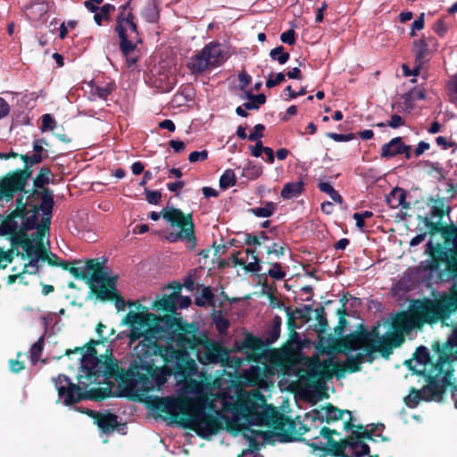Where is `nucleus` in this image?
<instances>
[{"mask_svg": "<svg viewBox=\"0 0 457 457\" xmlns=\"http://www.w3.org/2000/svg\"><path fill=\"white\" fill-rule=\"evenodd\" d=\"M198 328L197 323L184 321L178 312L157 316L155 324L145 330V339L137 345V352L153 361L157 369L167 367L170 373L188 378L196 374L197 366L179 337L190 339Z\"/></svg>", "mask_w": 457, "mask_h": 457, "instance_id": "obj_1", "label": "nucleus"}, {"mask_svg": "<svg viewBox=\"0 0 457 457\" xmlns=\"http://www.w3.org/2000/svg\"><path fill=\"white\" fill-rule=\"evenodd\" d=\"M445 306L444 301L438 302L436 299L414 300L407 311H400L392 318V330L376 340L378 353L383 358L388 359L394 349L400 347L411 331L420 329L425 324L433 325L446 320L452 312Z\"/></svg>", "mask_w": 457, "mask_h": 457, "instance_id": "obj_2", "label": "nucleus"}, {"mask_svg": "<svg viewBox=\"0 0 457 457\" xmlns=\"http://www.w3.org/2000/svg\"><path fill=\"white\" fill-rule=\"evenodd\" d=\"M71 354H79V361H82L81 370L79 371L76 385L65 375H58L53 379L58 395L62 399L64 405H71L79 403L82 400L103 401L109 397L120 396L116 392H112V386L113 383L109 382L106 387H88L93 385L104 384L103 366L104 356H93V358H85L84 347H75L74 349H67L64 355L71 357Z\"/></svg>", "mask_w": 457, "mask_h": 457, "instance_id": "obj_3", "label": "nucleus"}, {"mask_svg": "<svg viewBox=\"0 0 457 457\" xmlns=\"http://www.w3.org/2000/svg\"><path fill=\"white\" fill-rule=\"evenodd\" d=\"M137 359L130 362L128 370H123L118 365L113 357H105L103 363L104 383L105 379L114 378L119 382L120 396H126L130 400H138L140 396L153 391L155 386H162L165 378L162 371L157 369L153 361L145 358L134 347Z\"/></svg>", "mask_w": 457, "mask_h": 457, "instance_id": "obj_4", "label": "nucleus"}, {"mask_svg": "<svg viewBox=\"0 0 457 457\" xmlns=\"http://www.w3.org/2000/svg\"><path fill=\"white\" fill-rule=\"evenodd\" d=\"M150 407L170 416L182 428L194 430L204 439L218 434L223 428L222 420H228V417L219 411L209 413L203 407L190 406L179 398L154 396Z\"/></svg>", "mask_w": 457, "mask_h": 457, "instance_id": "obj_5", "label": "nucleus"}, {"mask_svg": "<svg viewBox=\"0 0 457 457\" xmlns=\"http://www.w3.org/2000/svg\"><path fill=\"white\" fill-rule=\"evenodd\" d=\"M15 208L5 217L0 214V234H10L20 228L31 229L35 220L42 215H51L54 205V192L50 188L24 187L17 191Z\"/></svg>", "mask_w": 457, "mask_h": 457, "instance_id": "obj_6", "label": "nucleus"}, {"mask_svg": "<svg viewBox=\"0 0 457 457\" xmlns=\"http://www.w3.org/2000/svg\"><path fill=\"white\" fill-rule=\"evenodd\" d=\"M98 259H89L86 262L85 270L88 274L87 284L92 294L102 302H112L118 312L126 307L124 298L117 290L118 276H109L104 263Z\"/></svg>", "mask_w": 457, "mask_h": 457, "instance_id": "obj_7", "label": "nucleus"}, {"mask_svg": "<svg viewBox=\"0 0 457 457\" xmlns=\"http://www.w3.org/2000/svg\"><path fill=\"white\" fill-rule=\"evenodd\" d=\"M185 351L190 350L195 353L196 360L204 366L220 364L222 367H233L230 351L221 343L212 339L205 331H200L191 335L190 339L179 337Z\"/></svg>", "mask_w": 457, "mask_h": 457, "instance_id": "obj_8", "label": "nucleus"}, {"mask_svg": "<svg viewBox=\"0 0 457 457\" xmlns=\"http://www.w3.org/2000/svg\"><path fill=\"white\" fill-rule=\"evenodd\" d=\"M47 157L48 154L36 152L32 154H21L20 159L23 162V168L11 170L0 179V202L12 201L17 191L28 187L29 180L33 175V166L41 163Z\"/></svg>", "mask_w": 457, "mask_h": 457, "instance_id": "obj_9", "label": "nucleus"}, {"mask_svg": "<svg viewBox=\"0 0 457 457\" xmlns=\"http://www.w3.org/2000/svg\"><path fill=\"white\" fill-rule=\"evenodd\" d=\"M162 217L171 227L179 228V232H170L165 239L170 243L185 241L187 248L190 251L196 246L197 239L195 234V223L193 214H185L180 209L166 207L161 212H152L149 215L153 220H158Z\"/></svg>", "mask_w": 457, "mask_h": 457, "instance_id": "obj_10", "label": "nucleus"}, {"mask_svg": "<svg viewBox=\"0 0 457 457\" xmlns=\"http://www.w3.org/2000/svg\"><path fill=\"white\" fill-rule=\"evenodd\" d=\"M130 2L121 5V11L117 16V25L115 31L120 38V49L125 56L128 66L131 67L137 62V56L135 55L137 43H140L137 26L134 21V15L131 12L127 14L125 11L129 8Z\"/></svg>", "mask_w": 457, "mask_h": 457, "instance_id": "obj_11", "label": "nucleus"}, {"mask_svg": "<svg viewBox=\"0 0 457 457\" xmlns=\"http://www.w3.org/2000/svg\"><path fill=\"white\" fill-rule=\"evenodd\" d=\"M442 361L437 362L430 370L425 372L427 385L420 390L413 388L411 391L405 399L408 407L415 408L421 400L428 402L443 399V395L449 386V375L442 376Z\"/></svg>", "mask_w": 457, "mask_h": 457, "instance_id": "obj_12", "label": "nucleus"}, {"mask_svg": "<svg viewBox=\"0 0 457 457\" xmlns=\"http://www.w3.org/2000/svg\"><path fill=\"white\" fill-rule=\"evenodd\" d=\"M434 350L437 354V362L442 363V376L449 375V386L452 398L457 408V330L445 342L435 343Z\"/></svg>", "mask_w": 457, "mask_h": 457, "instance_id": "obj_13", "label": "nucleus"}, {"mask_svg": "<svg viewBox=\"0 0 457 457\" xmlns=\"http://www.w3.org/2000/svg\"><path fill=\"white\" fill-rule=\"evenodd\" d=\"M227 58V54L221 44L218 41H212L189 58L187 67L191 74L198 76L220 66Z\"/></svg>", "mask_w": 457, "mask_h": 457, "instance_id": "obj_14", "label": "nucleus"}, {"mask_svg": "<svg viewBox=\"0 0 457 457\" xmlns=\"http://www.w3.org/2000/svg\"><path fill=\"white\" fill-rule=\"evenodd\" d=\"M30 229L20 228L10 234H0L1 237H6L11 243V246L16 249V255L21 256L23 260L29 259V263L24 265L22 273L36 274L38 271V259L32 253L33 244L32 240L29 239L28 232Z\"/></svg>", "mask_w": 457, "mask_h": 457, "instance_id": "obj_15", "label": "nucleus"}, {"mask_svg": "<svg viewBox=\"0 0 457 457\" xmlns=\"http://www.w3.org/2000/svg\"><path fill=\"white\" fill-rule=\"evenodd\" d=\"M333 364L334 360L332 358L320 360L316 357L310 359L307 364V383L317 390L324 388L325 383L332 378L330 371Z\"/></svg>", "mask_w": 457, "mask_h": 457, "instance_id": "obj_16", "label": "nucleus"}, {"mask_svg": "<svg viewBox=\"0 0 457 457\" xmlns=\"http://www.w3.org/2000/svg\"><path fill=\"white\" fill-rule=\"evenodd\" d=\"M265 404V396L259 390L254 389L238 397L237 411L247 422L252 423Z\"/></svg>", "mask_w": 457, "mask_h": 457, "instance_id": "obj_17", "label": "nucleus"}, {"mask_svg": "<svg viewBox=\"0 0 457 457\" xmlns=\"http://www.w3.org/2000/svg\"><path fill=\"white\" fill-rule=\"evenodd\" d=\"M425 253L432 258L429 264V269L431 270H436L439 267V263L444 262L445 263V273L448 278L457 281V272L449 269L452 262V253L450 252V248H445L439 243L434 245L433 242L429 240L426 245Z\"/></svg>", "mask_w": 457, "mask_h": 457, "instance_id": "obj_18", "label": "nucleus"}, {"mask_svg": "<svg viewBox=\"0 0 457 457\" xmlns=\"http://www.w3.org/2000/svg\"><path fill=\"white\" fill-rule=\"evenodd\" d=\"M295 427L296 425L295 420L282 413V417H280L278 425L273 428L275 432H272V436H277L278 440L281 443H289L299 440L307 445V438L296 436Z\"/></svg>", "mask_w": 457, "mask_h": 457, "instance_id": "obj_19", "label": "nucleus"}, {"mask_svg": "<svg viewBox=\"0 0 457 457\" xmlns=\"http://www.w3.org/2000/svg\"><path fill=\"white\" fill-rule=\"evenodd\" d=\"M436 343H438V342L436 341ZM434 345H435V342L432 345L433 351H435ZM413 359L418 363L424 366L422 370H417L411 367L412 360L405 361L404 364L406 366H408L409 370H413L414 373H416L418 375H422L423 377L426 378L425 372L427 370L428 371L430 370L433 368V366H435L437 363L438 357H437V354L436 352H434V356L432 357L429 353L428 349L424 345H420L416 348L415 353H413Z\"/></svg>", "mask_w": 457, "mask_h": 457, "instance_id": "obj_20", "label": "nucleus"}, {"mask_svg": "<svg viewBox=\"0 0 457 457\" xmlns=\"http://www.w3.org/2000/svg\"><path fill=\"white\" fill-rule=\"evenodd\" d=\"M345 413H347L349 416L352 415L350 411L341 410L334 406L331 403H328L321 408V410H312L307 416L311 417L313 422L318 420L320 423L326 422L329 424L333 421L342 420Z\"/></svg>", "mask_w": 457, "mask_h": 457, "instance_id": "obj_21", "label": "nucleus"}, {"mask_svg": "<svg viewBox=\"0 0 457 457\" xmlns=\"http://www.w3.org/2000/svg\"><path fill=\"white\" fill-rule=\"evenodd\" d=\"M367 344V334L363 333L360 328L340 338L337 344V351L348 355L353 351L362 349Z\"/></svg>", "mask_w": 457, "mask_h": 457, "instance_id": "obj_22", "label": "nucleus"}, {"mask_svg": "<svg viewBox=\"0 0 457 457\" xmlns=\"http://www.w3.org/2000/svg\"><path fill=\"white\" fill-rule=\"evenodd\" d=\"M265 345L261 338L248 333L238 345V349L248 354L249 361H257L262 356Z\"/></svg>", "mask_w": 457, "mask_h": 457, "instance_id": "obj_23", "label": "nucleus"}, {"mask_svg": "<svg viewBox=\"0 0 457 457\" xmlns=\"http://www.w3.org/2000/svg\"><path fill=\"white\" fill-rule=\"evenodd\" d=\"M411 146L403 143L402 137L392 138L388 143L382 145L380 156L382 158H393L404 154L406 159L411 158Z\"/></svg>", "mask_w": 457, "mask_h": 457, "instance_id": "obj_24", "label": "nucleus"}, {"mask_svg": "<svg viewBox=\"0 0 457 457\" xmlns=\"http://www.w3.org/2000/svg\"><path fill=\"white\" fill-rule=\"evenodd\" d=\"M175 289L177 291L174 293L168 295H165L161 299L155 300L152 303V309L156 312H162L165 314L176 313L179 292L181 289V285L179 283H176Z\"/></svg>", "mask_w": 457, "mask_h": 457, "instance_id": "obj_25", "label": "nucleus"}, {"mask_svg": "<svg viewBox=\"0 0 457 457\" xmlns=\"http://www.w3.org/2000/svg\"><path fill=\"white\" fill-rule=\"evenodd\" d=\"M430 46H437L436 40L434 37H428L417 39L413 41L412 53L415 56V62L422 65L425 62L428 61Z\"/></svg>", "mask_w": 457, "mask_h": 457, "instance_id": "obj_26", "label": "nucleus"}, {"mask_svg": "<svg viewBox=\"0 0 457 457\" xmlns=\"http://www.w3.org/2000/svg\"><path fill=\"white\" fill-rule=\"evenodd\" d=\"M282 413L279 412L276 407L265 404L262 411H260L251 424L253 425H266L272 428L278 425Z\"/></svg>", "mask_w": 457, "mask_h": 457, "instance_id": "obj_27", "label": "nucleus"}, {"mask_svg": "<svg viewBox=\"0 0 457 457\" xmlns=\"http://www.w3.org/2000/svg\"><path fill=\"white\" fill-rule=\"evenodd\" d=\"M87 413L94 418L95 423L103 433H110L118 428V416L114 413H100L94 411H87Z\"/></svg>", "mask_w": 457, "mask_h": 457, "instance_id": "obj_28", "label": "nucleus"}, {"mask_svg": "<svg viewBox=\"0 0 457 457\" xmlns=\"http://www.w3.org/2000/svg\"><path fill=\"white\" fill-rule=\"evenodd\" d=\"M52 214L51 215H43L42 219L38 222V218L35 220V226L30 230L36 229V232L33 233L30 237L29 236V239L32 240V244L37 248H40L42 245H44V237L46 233L50 230Z\"/></svg>", "mask_w": 457, "mask_h": 457, "instance_id": "obj_29", "label": "nucleus"}, {"mask_svg": "<svg viewBox=\"0 0 457 457\" xmlns=\"http://www.w3.org/2000/svg\"><path fill=\"white\" fill-rule=\"evenodd\" d=\"M129 306H136L137 311V326L140 328V331L152 328L157 320V315L147 312V308L143 306L139 302H128Z\"/></svg>", "mask_w": 457, "mask_h": 457, "instance_id": "obj_30", "label": "nucleus"}, {"mask_svg": "<svg viewBox=\"0 0 457 457\" xmlns=\"http://www.w3.org/2000/svg\"><path fill=\"white\" fill-rule=\"evenodd\" d=\"M137 312L130 311L121 320L122 325H128L130 328V331L127 335L129 338L130 345L137 340L145 339V330L140 331V328H137Z\"/></svg>", "mask_w": 457, "mask_h": 457, "instance_id": "obj_31", "label": "nucleus"}, {"mask_svg": "<svg viewBox=\"0 0 457 457\" xmlns=\"http://www.w3.org/2000/svg\"><path fill=\"white\" fill-rule=\"evenodd\" d=\"M245 253L247 255H251L253 262L246 263L245 260L238 258L240 252H236L231 254V261L234 262L235 266L242 267L245 271L250 272H258L261 270V260L255 254L254 249H246Z\"/></svg>", "mask_w": 457, "mask_h": 457, "instance_id": "obj_32", "label": "nucleus"}, {"mask_svg": "<svg viewBox=\"0 0 457 457\" xmlns=\"http://www.w3.org/2000/svg\"><path fill=\"white\" fill-rule=\"evenodd\" d=\"M266 375V369L260 366H252L244 373V381L246 386H260L263 381Z\"/></svg>", "mask_w": 457, "mask_h": 457, "instance_id": "obj_33", "label": "nucleus"}, {"mask_svg": "<svg viewBox=\"0 0 457 457\" xmlns=\"http://www.w3.org/2000/svg\"><path fill=\"white\" fill-rule=\"evenodd\" d=\"M26 16L31 21H39L48 11L47 3L45 1H32L24 7Z\"/></svg>", "mask_w": 457, "mask_h": 457, "instance_id": "obj_34", "label": "nucleus"}, {"mask_svg": "<svg viewBox=\"0 0 457 457\" xmlns=\"http://www.w3.org/2000/svg\"><path fill=\"white\" fill-rule=\"evenodd\" d=\"M250 432H251V436H247L246 434L244 435L245 437L247 438V440L249 441V447L250 448L247 449V450L243 451V453L241 454H239L237 457H243L244 455H246L248 453H252L254 451L259 450V443L255 439L256 436H262V439L265 442H270V438L272 437V432H270V431H262V430L250 429Z\"/></svg>", "mask_w": 457, "mask_h": 457, "instance_id": "obj_35", "label": "nucleus"}, {"mask_svg": "<svg viewBox=\"0 0 457 457\" xmlns=\"http://www.w3.org/2000/svg\"><path fill=\"white\" fill-rule=\"evenodd\" d=\"M387 203L391 208H397L402 206L403 209H410L411 204L406 202V192L403 188H394L389 196H387Z\"/></svg>", "mask_w": 457, "mask_h": 457, "instance_id": "obj_36", "label": "nucleus"}, {"mask_svg": "<svg viewBox=\"0 0 457 457\" xmlns=\"http://www.w3.org/2000/svg\"><path fill=\"white\" fill-rule=\"evenodd\" d=\"M447 233V240H445L446 245L453 244V247L450 248V252L452 253V262L450 265V270L454 271L457 270V265L455 264V261H457V227L454 224L449 225L448 228H446Z\"/></svg>", "mask_w": 457, "mask_h": 457, "instance_id": "obj_37", "label": "nucleus"}, {"mask_svg": "<svg viewBox=\"0 0 457 457\" xmlns=\"http://www.w3.org/2000/svg\"><path fill=\"white\" fill-rule=\"evenodd\" d=\"M307 445L310 446L312 451H321L323 452V456L330 455L334 457H352L345 453L344 451V448L341 446V445L337 442L336 445H334L332 447H321L318 443L312 442L307 443Z\"/></svg>", "mask_w": 457, "mask_h": 457, "instance_id": "obj_38", "label": "nucleus"}, {"mask_svg": "<svg viewBox=\"0 0 457 457\" xmlns=\"http://www.w3.org/2000/svg\"><path fill=\"white\" fill-rule=\"evenodd\" d=\"M304 191V183L300 181L289 182L284 185L280 195L283 199L298 197Z\"/></svg>", "mask_w": 457, "mask_h": 457, "instance_id": "obj_39", "label": "nucleus"}, {"mask_svg": "<svg viewBox=\"0 0 457 457\" xmlns=\"http://www.w3.org/2000/svg\"><path fill=\"white\" fill-rule=\"evenodd\" d=\"M54 174L50 167L44 165L39 168L37 175L31 179L36 187L47 188L46 186L51 183Z\"/></svg>", "mask_w": 457, "mask_h": 457, "instance_id": "obj_40", "label": "nucleus"}, {"mask_svg": "<svg viewBox=\"0 0 457 457\" xmlns=\"http://www.w3.org/2000/svg\"><path fill=\"white\" fill-rule=\"evenodd\" d=\"M419 219L421 220L423 224L428 228V234L435 235L440 233L445 240L448 239L446 237L447 233L445 232L448 226H445L441 221L434 222L428 216H419Z\"/></svg>", "mask_w": 457, "mask_h": 457, "instance_id": "obj_41", "label": "nucleus"}, {"mask_svg": "<svg viewBox=\"0 0 457 457\" xmlns=\"http://www.w3.org/2000/svg\"><path fill=\"white\" fill-rule=\"evenodd\" d=\"M429 202L434 203V204L430 208L429 212V218H439L440 220L443 219V217L445 214H448L451 211L450 206H445L444 200L441 198L435 199L433 197H430Z\"/></svg>", "mask_w": 457, "mask_h": 457, "instance_id": "obj_42", "label": "nucleus"}, {"mask_svg": "<svg viewBox=\"0 0 457 457\" xmlns=\"http://www.w3.org/2000/svg\"><path fill=\"white\" fill-rule=\"evenodd\" d=\"M282 325V320L279 316L276 315L273 320V323L266 332L265 344L270 345L274 344L279 337L280 328Z\"/></svg>", "mask_w": 457, "mask_h": 457, "instance_id": "obj_43", "label": "nucleus"}, {"mask_svg": "<svg viewBox=\"0 0 457 457\" xmlns=\"http://www.w3.org/2000/svg\"><path fill=\"white\" fill-rule=\"evenodd\" d=\"M195 303L200 307L215 305V295L210 287H203L200 297H195Z\"/></svg>", "mask_w": 457, "mask_h": 457, "instance_id": "obj_44", "label": "nucleus"}, {"mask_svg": "<svg viewBox=\"0 0 457 457\" xmlns=\"http://www.w3.org/2000/svg\"><path fill=\"white\" fill-rule=\"evenodd\" d=\"M276 210V204L273 202H266L263 207H255L248 210V212L256 217L269 218L273 215Z\"/></svg>", "mask_w": 457, "mask_h": 457, "instance_id": "obj_45", "label": "nucleus"}, {"mask_svg": "<svg viewBox=\"0 0 457 457\" xmlns=\"http://www.w3.org/2000/svg\"><path fill=\"white\" fill-rule=\"evenodd\" d=\"M237 183L235 172L231 169L226 170L220 178L219 185L222 190L234 187Z\"/></svg>", "mask_w": 457, "mask_h": 457, "instance_id": "obj_46", "label": "nucleus"}, {"mask_svg": "<svg viewBox=\"0 0 457 457\" xmlns=\"http://www.w3.org/2000/svg\"><path fill=\"white\" fill-rule=\"evenodd\" d=\"M113 11H115V7L111 4H105L102 7H99V10L96 12H94V20L96 24L102 25V21L104 20H109L110 12Z\"/></svg>", "mask_w": 457, "mask_h": 457, "instance_id": "obj_47", "label": "nucleus"}, {"mask_svg": "<svg viewBox=\"0 0 457 457\" xmlns=\"http://www.w3.org/2000/svg\"><path fill=\"white\" fill-rule=\"evenodd\" d=\"M315 313H316V320L318 321V326H319L318 332L320 334H323L329 328L328 322L326 318V312H325L324 307L320 305L318 308H316Z\"/></svg>", "mask_w": 457, "mask_h": 457, "instance_id": "obj_48", "label": "nucleus"}, {"mask_svg": "<svg viewBox=\"0 0 457 457\" xmlns=\"http://www.w3.org/2000/svg\"><path fill=\"white\" fill-rule=\"evenodd\" d=\"M270 56L272 60L278 61L279 64H285L290 58L289 53L285 52L282 46L271 49Z\"/></svg>", "mask_w": 457, "mask_h": 457, "instance_id": "obj_49", "label": "nucleus"}, {"mask_svg": "<svg viewBox=\"0 0 457 457\" xmlns=\"http://www.w3.org/2000/svg\"><path fill=\"white\" fill-rule=\"evenodd\" d=\"M44 342V337H40L36 343H34L30 348V361L33 364H36L38 361L43 353Z\"/></svg>", "mask_w": 457, "mask_h": 457, "instance_id": "obj_50", "label": "nucleus"}, {"mask_svg": "<svg viewBox=\"0 0 457 457\" xmlns=\"http://www.w3.org/2000/svg\"><path fill=\"white\" fill-rule=\"evenodd\" d=\"M245 175L250 179H256L262 174V166L254 164L248 161L247 164L244 168Z\"/></svg>", "mask_w": 457, "mask_h": 457, "instance_id": "obj_51", "label": "nucleus"}, {"mask_svg": "<svg viewBox=\"0 0 457 457\" xmlns=\"http://www.w3.org/2000/svg\"><path fill=\"white\" fill-rule=\"evenodd\" d=\"M213 322L215 324L216 329L220 334H226L230 326L229 321L221 315V312H219L218 314L214 313L212 316Z\"/></svg>", "mask_w": 457, "mask_h": 457, "instance_id": "obj_52", "label": "nucleus"}, {"mask_svg": "<svg viewBox=\"0 0 457 457\" xmlns=\"http://www.w3.org/2000/svg\"><path fill=\"white\" fill-rule=\"evenodd\" d=\"M312 305H303V308H295L292 311V313L295 314L296 319L302 320L303 322L307 323L312 320Z\"/></svg>", "mask_w": 457, "mask_h": 457, "instance_id": "obj_53", "label": "nucleus"}, {"mask_svg": "<svg viewBox=\"0 0 457 457\" xmlns=\"http://www.w3.org/2000/svg\"><path fill=\"white\" fill-rule=\"evenodd\" d=\"M267 262L272 266V268L270 269L267 272L268 276L277 280H281L285 278L287 274L284 270H282V266L279 262Z\"/></svg>", "mask_w": 457, "mask_h": 457, "instance_id": "obj_54", "label": "nucleus"}, {"mask_svg": "<svg viewBox=\"0 0 457 457\" xmlns=\"http://www.w3.org/2000/svg\"><path fill=\"white\" fill-rule=\"evenodd\" d=\"M14 250L12 247L8 251H4L0 247V270H4L7 267L8 263L13 261Z\"/></svg>", "mask_w": 457, "mask_h": 457, "instance_id": "obj_55", "label": "nucleus"}, {"mask_svg": "<svg viewBox=\"0 0 457 457\" xmlns=\"http://www.w3.org/2000/svg\"><path fill=\"white\" fill-rule=\"evenodd\" d=\"M361 328L363 333L367 334V342L368 344H376V340H379L382 336L379 334L378 327H373L371 330H367L362 325H361Z\"/></svg>", "mask_w": 457, "mask_h": 457, "instance_id": "obj_56", "label": "nucleus"}, {"mask_svg": "<svg viewBox=\"0 0 457 457\" xmlns=\"http://www.w3.org/2000/svg\"><path fill=\"white\" fill-rule=\"evenodd\" d=\"M144 17L148 22H156L159 18V12L154 4H149L144 11Z\"/></svg>", "mask_w": 457, "mask_h": 457, "instance_id": "obj_57", "label": "nucleus"}, {"mask_svg": "<svg viewBox=\"0 0 457 457\" xmlns=\"http://www.w3.org/2000/svg\"><path fill=\"white\" fill-rule=\"evenodd\" d=\"M353 436L357 439V442L369 440L377 442V439L374 436V430L366 429L365 431H353Z\"/></svg>", "mask_w": 457, "mask_h": 457, "instance_id": "obj_58", "label": "nucleus"}, {"mask_svg": "<svg viewBox=\"0 0 457 457\" xmlns=\"http://www.w3.org/2000/svg\"><path fill=\"white\" fill-rule=\"evenodd\" d=\"M426 95L425 91L420 88H413L410 90L408 93L405 94L404 99L405 101H417V100H422L425 99Z\"/></svg>", "mask_w": 457, "mask_h": 457, "instance_id": "obj_59", "label": "nucleus"}, {"mask_svg": "<svg viewBox=\"0 0 457 457\" xmlns=\"http://www.w3.org/2000/svg\"><path fill=\"white\" fill-rule=\"evenodd\" d=\"M447 89L451 101L457 104V74L448 82Z\"/></svg>", "mask_w": 457, "mask_h": 457, "instance_id": "obj_60", "label": "nucleus"}, {"mask_svg": "<svg viewBox=\"0 0 457 457\" xmlns=\"http://www.w3.org/2000/svg\"><path fill=\"white\" fill-rule=\"evenodd\" d=\"M347 371L346 366L339 363L338 361H334L333 367H331L330 373L332 374V378L335 376L337 379H341L345 378V372Z\"/></svg>", "mask_w": 457, "mask_h": 457, "instance_id": "obj_61", "label": "nucleus"}, {"mask_svg": "<svg viewBox=\"0 0 457 457\" xmlns=\"http://www.w3.org/2000/svg\"><path fill=\"white\" fill-rule=\"evenodd\" d=\"M338 443L344 448L345 452L347 447L351 448L353 451L357 449V439L353 436V431H352L347 437L339 440Z\"/></svg>", "mask_w": 457, "mask_h": 457, "instance_id": "obj_62", "label": "nucleus"}, {"mask_svg": "<svg viewBox=\"0 0 457 457\" xmlns=\"http://www.w3.org/2000/svg\"><path fill=\"white\" fill-rule=\"evenodd\" d=\"M362 349L365 361L371 363L374 361V353L378 352V347L374 344H367Z\"/></svg>", "mask_w": 457, "mask_h": 457, "instance_id": "obj_63", "label": "nucleus"}, {"mask_svg": "<svg viewBox=\"0 0 457 457\" xmlns=\"http://www.w3.org/2000/svg\"><path fill=\"white\" fill-rule=\"evenodd\" d=\"M345 365L346 366L349 373H355L361 370V365L353 357L352 354L347 356Z\"/></svg>", "mask_w": 457, "mask_h": 457, "instance_id": "obj_64", "label": "nucleus"}]
</instances>
